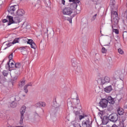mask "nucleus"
Listing matches in <instances>:
<instances>
[{"label":"nucleus","instance_id":"obj_1","mask_svg":"<svg viewBox=\"0 0 127 127\" xmlns=\"http://www.w3.org/2000/svg\"><path fill=\"white\" fill-rule=\"evenodd\" d=\"M2 22L3 25L5 26H8L13 23H19L20 22V18L18 17H13L11 16L7 15L6 19H4L2 20Z\"/></svg>","mask_w":127,"mask_h":127},{"label":"nucleus","instance_id":"obj_2","mask_svg":"<svg viewBox=\"0 0 127 127\" xmlns=\"http://www.w3.org/2000/svg\"><path fill=\"white\" fill-rule=\"evenodd\" d=\"M85 118H86V120L82 122L81 127H90V120L88 116L86 115L79 116V121H81L82 119H84Z\"/></svg>","mask_w":127,"mask_h":127},{"label":"nucleus","instance_id":"obj_3","mask_svg":"<svg viewBox=\"0 0 127 127\" xmlns=\"http://www.w3.org/2000/svg\"><path fill=\"white\" fill-rule=\"evenodd\" d=\"M20 72L19 71H17L16 69H14L13 72L10 73V76L11 77V81L12 84H14L18 78V76H19Z\"/></svg>","mask_w":127,"mask_h":127},{"label":"nucleus","instance_id":"obj_4","mask_svg":"<svg viewBox=\"0 0 127 127\" xmlns=\"http://www.w3.org/2000/svg\"><path fill=\"white\" fill-rule=\"evenodd\" d=\"M26 109V107L25 106H22L20 109V120L19 121L20 125H22L23 124V120L24 119V117L23 116V115L24 114V113H25V109Z\"/></svg>","mask_w":127,"mask_h":127},{"label":"nucleus","instance_id":"obj_5","mask_svg":"<svg viewBox=\"0 0 127 127\" xmlns=\"http://www.w3.org/2000/svg\"><path fill=\"white\" fill-rule=\"evenodd\" d=\"M99 106L102 109H105L108 107V100L106 99H102L99 102Z\"/></svg>","mask_w":127,"mask_h":127},{"label":"nucleus","instance_id":"obj_6","mask_svg":"<svg viewBox=\"0 0 127 127\" xmlns=\"http://www.w3.org/2000/svg\"><path fill=\"white\" fill-rule=\"evenodd\" d=\"M118 12L117 11H111V18L113 19V21L115 23V24H117L118 23V19H117V17H118Z\"/></svg>","mask_w":127,"mask_h":127},{"label":"nucleus","instance_id":"obj_7","mask_svg":"<svg viewBox=\"0 0 127 127\" xmlns=\"http://www.w3.org/2000/svg\"><path fill=\"white\" fill-rule=\"evenodd\" d=\"M118 116L117 114H113L109 115L108 119L113 123H116L118 121Z\"/></svg>","mask_w":127,"mask_h":127},{"label":"nucleus","instance_id":"obj_8","mask_svg":"<svg viewBox=\"0 0 127 127\" xmlns=\"http://www.w3.org/2000/svg\"><path fill=\"white\" fill-rule=\"evenodd\" d=\"M17 8H18V5H14L9 7L7 10L9 13H10V14H13V13H14V11H15Z\"/></svg>","mask_w":127,"mask_h":127},{"label":"nucleus","instance_id":"obj_9","mask_svg":"<svg viewBox=\"0 0 127 127\" xmlns=\"http://www.w3.org/2000/svg\"><path fill=\"white\" fill-rule=\"evenodd\" d=\"M63 12L64 15H70V14H72V12H73V11H72L71 8L67 7L63 10Z\"/></svg>","mask_w":127,"mask_h":127},{"label":"nucleus","instance_id":"obj_10","mask_svg":"<svg viewBox=\"0 0 127 127\" xmlns=\"http://www.w3.org/2000/svg\"><path fill=\"white\" fill-rule=\"evenodd\" d=\"M15 68H16L15 70L19 71V72L20 73V71L23 70V65L20 63H15Z\"/></svg>","mask_w":127,"mask_h":127},{"label":"nucleus","instance_id":"obj_11","mask_svg":"<svg viewBox=\"0 0 127 127\" xmlns=\"http://www.w3.org/2000/svg\"><path fill=\"white\" fill-rule=\"evenodd\" d=\"M110 81L111 79L108 76H105L104 78L101 79V82L102 85L106 84V83H110Z\"/></svg>","mask_w":127,"mask_h":127},{"label":"nucleus","instance_id":"obj_12","mask_svg":"<svg viewBox=\"0 0 127 127\" xmlns=\"http://www.w3.org/2000/svg\"><path fill=\"white\" fill-rule=\"evenodd\" d=\"M72 102L73 105H75V106L78 105V107H80L81 105L80 104V100L79 98H77V99H72Z\"/></svg>","mask_w":127,"mask_h":127},{"label":"nucleus","instance_id":"obj_13","mask_svg":"<svg viewBox=\"0 0 127 127\" xmlns=\"http://www.w3.org/2000/svg\"><path fill=\"white\" fill-rule=\"evenodd\" d=\"M107 103H109L110 105H114L115 104V99L111 96H109L107 99Z\"/></svg>","mask_w":127,"mask_h":127},{"label":"nucleus","instance_id":"obj_14","mask_svg":"<svg viewBox=\"0 0 127 127\" xmlns=\"http://www.w3.org/2000/svg\"><path fill=\"white\" fill-rule=\"evenodd\" d=\"M12 44H11V43H9V42H5L3 44L2 47H3L4 49L5 50L6 48L11 46Z\"/></svg>","mask_w":127,"mask_h":127},{"label":"nucleus","instance_id":"obj_15","mask_svg":"<svg viewBox=\"0 0 127 127\" xmlns=\"http://www.w3.org/2000/svg\"><path fill=\"white\" fill-rule=\"evenodd\" d=\"M17 15L18 16H22L24 15V10L23 9H19L17 11Z\"/></svg>","mask_w":127,"mask_h":127},{"label":"nucleus","instance_id":"obj_16","mask_svg":"<svg viewBox=\"0 0 127 127\" xmlns=\"http://www.w3.org/2000/svg\"><path fill=\"white\" fill-rule=\"evenodd\" d=\"M71 65L74 68H76V67L78 66V64L77 63V61L76 60V59H72L71 60Z\"/></svg>","mask_w":127,"mask_h":127},{"label":"nucleus","instance_id":"obj_17","mask_svg":"<svg viewBox=\"0 0 127 127\" xmlns=\"http://www.w3.org/2000/svg\"><path fill=\"white\" fill-rule=\"evenodd\" d=\"M25 85V80L24 79H21L18 83V87L19 88H22L24 85Z\"/></svg>","mask_w":127,"mask_h":127},{"label":"nucleus","instance_id":"obj_18","mask_svg":"<svg viewBox=\"0 0 127 127\" xmlns=\"http://www.w3.org/2000/svg\"><path fill=\"white\" fill-rule=\"evenodd\" d=\"M78 106H75V107L73 108V112L75 115V116H79L80 115V112L78 111Z\"/></svg>","mask_w":127,"mask_h":127},{"label":"nucleus","instance_id":"obj_19","mask_svg":"<svg viewBox=\"0 0 127 127\" xmlns=\"http://www.w3.org/2000/svg\"><path fill=\"white\" fill-rule=\"evenodd\" d=\"M29 86H32V84L31 83H28L24 86V91L25 93H26L28 92V89H27V88H28Z\"/></svg>","mask_w":127,"mask_h":127},{"label":"nucleus","instance_id":"obj_20","mask_svg":"<svg viewBox=\"0 0 127 127\" xmlns=\"http://www.w3.org/2000/svg\"><path fill=\"white\" fill-rule=\"evenodd\" d=\"M112 90H113V88H112V86H109L104 88V91L106 93H110Z\"/></svg>","mask_w":127,"mask_h":127},{"label":"nucleus","instance_id":"obj_21","mask_svg":"<svg viewBox=\"0 0 127 127\" xmlns=\"http://www.w3.org/2000/svg\"><path fill=\"white\" fill-rule=\"evenodd\" d=\"M71 125L73 127H81V125L80 124L76 122V121L71 122Z\"/></svg>","mask_w":127,"mask_h":127},{"label":"nucleus","instance_id":"obj_22","mask_svg":"<svg viewBox=\"0 0 127 127\" xmlns=\"http://www.w3.org/2000/svg\"><path fill=\"white\" fill-rule=\"evenodd\" d=\"M36 107H45L46 104L45 102H40L36 104Z\"/></svg>","mask_w":127,"mask_h":127},{"label":"nucleus","instance_id":"obj_23","mask_svg":"<svg viewBox=\"0 0 127 127\" xmlns=\"http://www.w3.org/2000/svg\"><path fill=\"white\" fill-rule=\"evenodd\" d=\"M69 1L70 2H73V3H74L75 8H77V6H78L76 3H79L80 2L79 0H69Z\"/></svg>","mask_w":127,"mask_h":127},{"label":"nucleus","instance_id":"obj_24","mask_svg":"<svg viewBox=\"0 0 127 127\" xmlns=\"http://www.w3.org/2000/svg\"><path fill=\"white\" fill-rule=\"evenodd\" d=\"M74 70L77 73H81L82 72V68L80 66L77 65L76 67H74Z\"/></svg>","mask_w":127,"mask_h":127},{"label":"nucleus","instance_id":"obj_25","mask_svg":"<svg viewBox=\"0 0 127 127\" xmlns=\"http://www.w3.org/2000/svg\"><path fill=\"white\" fill-rule=\"evenodd\" d=\"M118 114L119 115V116H122V115H124V109L120 108L117 110Z\"/></svg>","mask_w":127,"mask_h":127},{"label":"nucleus","instance_id":"obj_26","mask_svg":"<svg viewBox=\"0 0 127 127\" xmlns=\"http://www.w3.org/2000/svg\"><path fill=\"white\" fill-rule=\"evenodd\" d=\"M73 99H68L67 101V106L68 107H72V106L73 105V101H72Z\"/></svg>","mask_w":127,"mask_h":127},{"label":"nucleus","instance_id":"obj_27","mask_svg":"<svg viewBox=\"0 0 127 127\" xmlns=\"http://www.w3.org/2000/svg\"><path fill=\"white\" fill-rule=\"evenodd\" d=\"M25 40H27V42L28 44H30V45L33 42V40L31 39H27L26 38H25L24 39Z\"/></svg>","mask_w":127,"mask_h":127},{"label":"nucleus","instance_id":"obj_28","mask_svg":"<svg viewBox=\"0 0 127 127\" xmlns=\"http://www.w3.org/2000/svg\"><path fill=\"white\" fill-rule=\"evenodd\" d=\"M2 75L4 77H7V75H8V71L7 70H3L2 72Z\"/></svg>","mask_w":127,"mask_h":127},{"label":"nucleus","instance_id":"obj_29","mask_svg":"<svg viewBox=\"0 0 127 127\" xmlns=\"http://www.w3.org/2000/svg\"><path fill=\"white\" fill-rule=\"evenodd\" d=\"M97 13H96L95 14H94V15L92 16V17L91 19V20L92 22L95 21V19H96V18L97 17Z\"/></svg>","mask_w":127,"mask_h":127},{"label":"nucleus","instance_id":"obj_30","mask_svg":"<svg viewBox=\"0 0 127 127\" xmlns=\"http://www.w3.org/2000/svg\"><path fill=\"white\" fill-rule=\"evenodd\" d=\"M10 64L9 68H15V64L13 62H10Z\"/></svg>","mask_w":127,"mask_h":127},{"label":"nucleus","instance_id":"obj_31","mask_svg":"<svg viewBox=\"0 0 127 127\" xmlns=\"http://www.w3.org/2000/svg\"><path fill=\"white\" fill-rule=\"evenodd\" d=\"M30 45H31V48H33V49H35L36 48V45L34 42H33L32 43H31Z\"/></svg>","mask_w":127,"mask_h":127},{"label":"nucleus","instance_id":"obj_32","mask_svg":"<svg viewBox=\"0 0 127 127\" xmlns=\"http://www.w3.org/2000/svg\"><path fill=\"white\" fill-rule=\"evenodd\" d=\"M12 58H13V54H11L9 56V62H11V60H12Z\"/></svg>","mask_w":127,"mask_h":127},{"label":"nucleus","instance_id":"obj_33","mask_svg":"<svg viewBox=\"0 0 127 127\" xmlns=\"http://www.w3.org/2000/svg\"><path fill=\"white\" fill-rule=\"evenodd\" d=\"M54 108H59V107H60V105L57 104V102L55 101L54 102Z\"/></svg>","mask_w":127,"mask_h":127},{"label":"nucleus","instance_id":"obj_34","mask_svg":"<svg viewBox=\"0 0 127 127\" xmlns=\"http://www.w3.org/2000/svg\"><path fill=\"white\" fill-rule=\"evenodd\" d=\"M12 44H15V43H18V39H15L12 42Z\"/></svg>","mask_w":127,"mask_h":127},{"label":"nucleus","instance_id":"obj_35","mask_svg":"<svg viewBox=\"0 0 127 127\" xmlns=\"http://www.w3.org/2000/svg\"><path fill=\"white\" fill-rule=\"evenodd\" d=\"M107 53V49L105 48L104 47H103L102 48V53L105 54Z\"/></svg>","mask_w":127,"mask_h":127},{"label":"nucleus","instance_id":"obj_36","mask_svg":"<svg viewBox=\"0 0 127 127\" xmlns=\"http://www.w3.org/2000/svg\"><path fill=\"white\" fill-rule=\"evenodd\" d=\"M118 52L120 53V54H124V51H123V50H122L121 48L118 49Z\"/></svg>","mask_w":127,"mask_h":127},{"label":"nucleus","instance_id":"obj_37","mask_svg":"<svg viewBox=\"0 0 127 127\" xmlns=\"http://www.w3.org/2000/svg\"><path fill=\"white\" fill-rule=\"evenodd\" d=\"M110 3L112 5H115V3H116V1L115 0H110Z\"/></svg>","mask_w":127,"mask_h":127},{"label":"nucleus","instance_id":"obj_38","mask_svg":"<svg viewBox=\"0 0 127 127\" xmlns=\"http://www.w3.org/2000/svg\"><path fill=\"white\" fill-rule=\"evenodd\" d=\"M11 107H12V108H15V107H16V103L15 102L12 103L11 104Z\"/></svg>","mask_w":127,"mask_h":127},{"label":"nucleus","instance_id":"obj_39","mask_svg":"<svg viewBox=\"0 0 127 127\" xmlns=\"http://www.w3.org/2000/svg\"><path fill=\"white\" fill-rule=\"evenodd\" d=\"M113 31L115 32L116 34H119V30L118 29H113Z\"/></svg>","mask_w":127,"mask_h":127},{"label":"nucleus","instance_id":"obj_40","mask_svg":"<svg viewBox=\"0 0 127 127\" xmlns=\"http://www.w3.org/2000/svg\"><path fill=\"white\" fill-rule=\"evenodd\" d=\"M30 28V26L26 24L25 27L24 28V29H29Z\"/></svg>","mask_w":127,"mask_h":127},{"label":"nucleus","instance_id":"obj_41","mask_svg":"<svg viewBox=\"0 0 127 127\" xmlns=\"http://www.w3.org/2000/svg\"><path fill=\"white\" fill-rule=\"evenodd\" d=\"M10 64V62H8L7 64L5 65L6 68H9V66H10V64Z\"/></svg>","mask_w":127,"mask_h":127},{"label":"nucleus","instance_id":"obj_42","mask_svg":"<svg viewBox=\"0 0 127 127\" xmlns=\"http://www.w3.org/2000/svg\"><path fill=\"white\" fill-rule=\"evenodd\" d=\"M120 73H121L120 71H115V75H117V76H120Z\"/></svg>","mask_w":127,"mask_h":127},{"label":"nucleus","instance_id":"obj_43","mask_svg":"<svg viewBox=\"0 0 127 127\" xmlns=\"http://www.w3.org/2000/svg\"><path fill=\"white\" fill-rule=\"evenodd\" d=\"M95 13H97V14H98V12H97L95 10L92 11V12L91 13V14H95Z\"/></svg>","mask_w":127,"mask_h":127},{"label":"nucleus","instance_id":"obj_44","mask_svg":"<svg viewBox=\"0 0 127 127\" xmlns=\"http://www.w3.org/2000/svg\"><path fill=\"white\" fill-rule=\"evenodd\" d=\"M67 20L69 21V23H72V18H69Z\"/></svg>","mask_w":127,"mask_h":127},{"label":"nucleus","instance_id":"obj_45","mask_svg":"<svg viewBox=\"0 0 127 127\" xmlns=\"http://www.w3.org/2000/svg\"><path fill=\"white\" fill-rule=\"evenodd\" d=\"M62 2L63 4H65V1L64 0H62Z\"/></svg>","mask_w":127,"mask_h":127},{"label":"nucleus","instance_id":"obj_46","mask_svg":"<svg viewBox=\"0 0 127 127\" xmlns=\"http://www.w3.org/2000/svg\"><path fill=\"white\" fill-rule=\"evenodd\" d=\"M107 127H112L109 124L107 123Z\"/></svg>","mask_w":127,"mask_h":127},{"label":"nucleus","instance_id":"obj_47","mask_svg":"<svg viewBox=\"0 0 127 127\" xmlns=\"http://www.w3.org/2000/svg\"><path fill=\"white\" fill-rule=\"evenodd\" d=\"M112 28L113 31V30H114V25H112Z\"/></svg>","mask_w":127,"mask_h":127},{"label":"nucleus","instance_id":"obj_48","mask_svg":"<svg viewBox=\"0 0 127 127\" xmlns=\"http://www.w3.org/2000/svg\"><path fill=\"white\" fill-rule=\"evenodd\" d=\"M22 127V126H19V127Z\"/></svg>","mask_w":127,"mask_h":127},{"label":"nucleus","instance_id":"obj_49","mask_svg":"<svg viewBox=\"0 0 127 127\" xmlns=\"http://www.w3.org/2000/svg\"><path fill=\"white\" fill-rule=\"evenodd\" d=\"M114 25H116V24H114Z\"/></svg>","mask_w":127,"mask_h":127}]
</instances>
